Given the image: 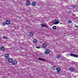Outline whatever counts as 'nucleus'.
Segmentation results:
<instances>
[{
    "mask_svg": "<svg viewBox=\"0 0 78 78\" xmlns=\"http://www.w3.org/2000/svg\"><path fill=\"white\" fill-rule=\"evenodd\" d=\"M10 23V21L7 20L6 21V23L3 22L2 23V25L3 26H5L6 25H9Z\"/></svg>",
    "mask_w": 78,
    "mask_h": 78,
    "instance_id": "1",
    "label": "nucleus"
},
{
    "mask_svg": "<svg viewBox=\"0 0 78 78\" xmlns=\"http://www.w3.org/2000/svg\"><path fill=\"white\" fill-rule=\"evenodd\" d=\"M56 69L58 74H60L61 73V69L60 68L57 67L56 68Z\"/></svg>",
    "mask_w": 78,
    "mask_h": 78,
    "instance_id": "2",
    "label": "nucleus"
},
{
    "mask_svg": "<svg viewBox=\"0 0 78 78\" xmlns=\"http://www.w3.org/2000/svg\"><path fill=\"white\" fill-rule=\"evenodd\" d=\"M12 62H13L12 63V65H16L17 64V61L16 60H14L12 61Z\"/></svg>",
    "mask_w": 78,
    "mask_h": 78,
    "instance_id": "3",
    "label": "nucleus"
},
{
    "mask_svg": "<svg viewBox=\"0 0 78 78\" xmlns=\"http://www.w3.org/2000/svg\"><path fill=\"white\" fill-rule=\"evenodd\" d=\"M70 55L71 56H73V57H75V58H78V55L73 54H70Z\"/></svg>",
    "mask_w": 78,
    "mask_h": 78,
    "instance_id": "4",
    "label": "nucleus"
},
{
    "mask_svg": "<svg viewBox=\"0 0 78 78\" xmlns=\"http://www.w3.org/2000/svg\"><path fill=\"white\" fill-rule=\"evenodd\" d=\"M5 57L6 58V59H9V54H6L5 55Z\"/></svg>",
    "mask_w": 78,
    "mask_h": 78,
    "instance_id": "5",
    "label": "nucleus"
},
{
    "mask_svg": "<svg viewBox=\"0 0 78 78\" xmlns=\"http://www.w3.org/2000/svg\"><path fill=\"white\" fill-rule=\"evenodd\" d=\"M57 20H55L54 21V25H57V24H58V23H59V22L57 21Z\"/></svg>",
    "mask_w": 78,
    "mask_h": 78,
    "instance_id": "6",
    "label": "nucleus"
},
{
    "mask_svg": "<svg viewBox=\"0 0 78 78\" xmlns=\"http://www.w3.org/2000/svg\"><path fill=\"white\" fill-rule=\"evenodd\" d=\"M50 52V50H49L48 49H47L46 50L45 52H44L45 54H46V55H47L48 53H49Z\"/></svg>",
    "mask_w": 78,
    "mask_h": 78,
    "instance_id": "7",
    "label": "nucleus"
},
{
    "mask_svg": "<svg viewBox=\"0 0 78 78\" xmlns=\"http://www.w3.org/2000/svg\"><path fill=\"white\" fill-rule=\"evenodd\" d=\"M42 27H45V28H48V27L47 26L46 24H42L41 25Z\"/></svg>",
    "mask_w": 78,
    "mask_h": 78,
    "instance_id": "8",
    "label": "nucleus"
},
{
    "mask_svg": "<svg viewBox=\"0 0 78 78\" xmlns=\"http://www.w3.org/2000/svg\"><path fill=\"white\" fill-rule=\"evenodd\" d=\"M1 50L2 51H6V49L4 47H1L0 48Z\"/></svg>",
    "mask_w": 78,
    "mask_h": 78,
    "instance_id": "9",
    "label": "nucleus"
},
{
    "mask_svg": "<svg viewBox=\"0 0 78 78\" xmlns=\"http://www.w3.org/2000/svg\"><path fill=\"white\" fill-rule=\"evenodd\" d=\"M8 59V61L9 62H12V59L11 58H10L9 57V59Z\"/></svg>",
    "mask_w": 78,
    "mask_h": 78,
    "instance_id": "10",
    "label": "nucleus"
},
{
    "mask_svg": "<svg viewBox=\"0 0 78 78\" xmlns=\"http://www.w3.org/2000/svg\"><path fill=\"white\" fill-rule=\"evenodd\" d=\"M26 4L27 5V6H29L30 5V2L28 1H27L26 2Z\"/></svg>",
    "mask_w": 78,
    "mask_h": 78,
    "instance_id": "11",
    "label": "nucleus"
},
{
    "mask_svg": "<svg viewBox=\"0 0 78 78\" xmlns=\"http://www.w3.org/2000/svg\"><path fill=\"white\" fill-rule=\"evenodd\" d=\"M47 45L46 44H42V47L44 48H46V47H47Z\"/></svg>",
    "mask_w": 78,
    "mask_h": 78,
    "instance_id": "12",
    "label": "nucleus"
},
{
    "mask_svg": "<svg viewBox=\"0 0 78 78\" xmlns=\"http://www.w3.org/2000/svg\"><path fill=\"white\" fill-rule=\"evenodd\" d=\"M69 70L70 71H72V72H73L75 71V69H73L72 68H69Z\"/></svg>",
    "mask_w": 78,
    "mask_h": 78,
    "instance_id": "13",
    "label": "nucleus"
},
{
    "mask_svg": "<svg viewBox=\"0 0 78 78\" xmlns=\"http://www.w3.org/2000/svg\"><path fill=\"white\" fill-rule=\"evenodd\" d=\"M36 4V3L35 2H33L32 3L33 6H35Z\"/></svg>",
    "mask_w": 78,
    "mask_h": 78,
    "instance_id": "14",
    "label": "nucleus"
},
{
    "mask_svg": "<svg viewBox=\"0 0 78 78\" xmlns=\"http://www.w3.org/2000/svg\"><path fill=\"white\" fill-rule=\"evenodd\" d=\"M3 39H8V37L5 36H4L3 37Z\"/></svg>",
    "mask_w": 78,
    "mask_h": 78,
    "instance_id": "15",
    "label": "nucleus"
},
{
    "mask_svg": "<svg viewBox=\"0 0 78 78\" xmlns=\"http://www.w3.org/2000/svg\"><path fill=\"white\" fill-rule=\"evenodd\" d=\"M30 36H33V33H31L29 34Z\"/></svg>",
    "mask_w": 78,
    "mask_h": 78,
    "instance_id": "16",
    "label": "nucleus"
},
{
    "mask_svg": "<svg viewBox=\"0 0 78 78\" xmlns=\"http://www.w3.org/2000/svg\"><path fill=\"white\" fill-rule=\"evenodd\" d=\"M39 60H40V61H45V59L43 58H39Z\"/></svg>",
    "mask_w": 78,
    "mask_h": 78,
    "instance_id": "17",
    "label": "nucleus"
},
{
    "mask_svg": "<svg viewBox=\"0 0 78 78\" xmlns=\"http://www.w3.org/2000/svg\"><path fill=\"white\" fill-rule=\"evenodd\" d=\"M33 42H34V43H37V40H36V39H34V40Z\"/></svg>",
    "mask_w": 78,
    "mask_h": 78,
    "instance_id": "18",
    "label": "nucleus"
},
{
    "mask_svg": "<svg viewBox=\"0 0 78 78\" xmlns=\"http://www.w3.org/2000/svg\"><path fill=\"white\" fill-rule=\"evenodd\" d=\"M61 55H57V58H61Z\"/></svg>",
    "mask_w": 78,
    "mask_h": 78,
    "instance_id": "19",
    "label": "nucleus"
},
{
    "mask_svg": "<svg viewBox=\"0 0 78 78\" xmlns=\"http://www.w3.org/2000/svg\"><path fill=\"white\" fill-rule=\"evenodd\" d=\"M56 28V26H54L52 27V29L53 30H55Z\"/></svg>",
    "mask_w": 78,
    "mask_h": 78,
    "instance_id": "20",
    "label": "nucleus"
},
{
    "mask_svg": "<svg viewBox=\"0 0 78 78\" xmlns=\"http://www.w3.org/2000/svg\"><path fill=\"white\" fill-rule=\"evenodd\" d=\"M71 7H72L73 8H75V6L73 5H71Z\"/></svg>",
    "mask_w": 78,
    "mask_h": 78,
    "instance_id": "21",
    "label": "nucleus"
},
{
    "mask_svg": "<svg viewBox=\"0 0 78 78\" xmlns=\"http://www.w3.org/2000/svg\"><path fill=\"white\" fill-rule=\"evenodd\" d=\"M72 12L71 10H70L69 12V14L72 13Z\"/></svg>",
    "mask_w": 78,
    "mask_h": 78,
    "instance_id": "22",
    "label": "nucleus"
},
{
    "mask_svg": "<svg viewBox=\"0 0 78 78\" xmlns=\"http://www.w3.org/2000/svg\"><path fill=\"white\" fill-rule=\"evenodd\" d=\"M53 68H54V69H53V70H55V69H56V67L55 66H54L53 67Z\"/></svg>",
    "mask_w": 78,
    "mask_h": 78,
    "instance_id": "23",
    "label": "nucleus"
},
{
    "mask_svg": "<svg viewBox=\"0 0 78 78\" xmlns=\"http://www.w3.org/2000/svg\"><path fill=\"white\" fill-rule=\"evenodd\" d=\"M68 23H72V21L70 20H69L68 21Z\"/></svg>",
    "mask_w": 78,
    "mask_h": 78,
    "instance_id": "24",
    "label": "nucleus"
},
{
    "mask_svg": "<svg viewBox=\"0 0 78 78\" xmlns=\"http://www.w3.org/2000/svg\"><path fill=\"white\" fill-rule=\"evenodd\" d=\"M36 48H41V47H39V46H37V47H36Z\"/></svg>",
    "mask_w": 78,
    "mask_h": 78,
    "instance_id": "25",
    "label": "nucleus"
},
{
    "mask_svg": "<svg viewBox=\"0 0 78 78\" xmlns=\"http://www.w3.org/2000/svg\"><path fill=\"white\" fill-rule=\"evenodd\" d=\"M75 27H76V28H78V26H76V25H75Z\"/></svg>",
    "mask_w": 78,
    "mask_h": 78,
    "instance_id": "26",
    "label": "nucleus"
},
{
    "mask_svg": "<svg viewBox=\"0 0 78 78\" xmlns=\"http://www.w3.org/2000/svg\"><path fill=\"white\" fill-rule=\"evenodd\" d=\"M77 52H78V51H77Z\"/></svg>",
    "mask_w": 78,
    "mask_h": 78,
    "instance_id": "27",
    "label": "nucleus"
}]
</instances>
